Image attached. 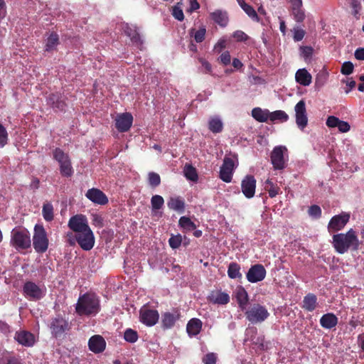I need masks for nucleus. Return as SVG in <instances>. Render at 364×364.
Wrapping results in <instances>:
<instances>
[{
  "label": "nucleus",
  "instance_id": "f257e3e1",
  "mask_svg": "<svg viewBox=\"0 0 364 364\" xmlns=\"http://www.w3.org/2000/svg\"><path fill=\"white\" fill-rule=\"evenodd\" d=\"M101 310L100 300L95 293L80 295L75 304V313L80 316L92 317Z\"/></svg>",
  "mask_w": 364,
  "mask_h": 364
},
{
  "label": "nucleus",
  "instance_id": "f03ea898",
  "mask_svg": "<svg viewBox=\"0 0 364 364\" xmlns=\"http://www.w3.org/2000/svg\"><path fill=\"white\" fill-rule=\"evenodd\" d=\"M332 244L339 254H344L349 249L357 250L360 246L358 236L353 229H350L346 233L333 235Z\"/></svg>",
  "mask_w": 364,
  "mask_h": 364
},
{
  "label": "nucleus",
  "instance_id": "7ed1b4c3",
  "mask_svg": "<svg viewBox=\"0 0 364 364\" xmlns=\"http://www.w3.org/2000/svg\"><path fill=\"white\" fill-rule=\"evenodd\" d=\"M10 242L16 250H27L31 245L30 232L26 228H14L11 232Z\"/></svg>",
  "mask_w": 364,
  "mask_h": 364
},
{
  "label": "nucleus",
  "instance_id": "20e7f679",
  "mask_svg": "<svg viewBox=\"0 0 364 364\" xmlns=\"http://www.w3.org/2000/svg\"><path fill=\"white\" fill-rule=\"evenodd\" d=\"M53 159L56 160L60 166V173L63 177H71L74 173L70 156L61 149L55 148L53 152Z\"/></svg>",
  "mask_w": 364,
  "mask_h": 364
},
{
  "label": "nucleus",
  "instance_id": "39448f33",
  "mask_svg": "<svg viewBox=\"0 0 364 364\" xmlns=\"http://www.w3.org/2000/svg\"><path fill=\"white\" fill-rule=\"evenodd\" d=\"M49 240L42 225H36L33 236V246L37 253H44L48 248Z\"/></svg>",
  "mask_w": 364,
  "mask_h": 364
},
{
  "label": "nucleus",
  "instance_id": "423d86ee",
  "mask_svg": "<svg viewBox=\"0 0 364 364\" xmlns=\"http://www.w3.org/2000/svg\"><path fill=\"white\" fill-rule=\"evenodd\" d=\"M246 318L252 323H262L269 316L267 308L259 304H254L245 313Z\"/></svg>",
  "mask_w": 364,
  "mask_h": 364
},
{
  "label": "nucleus",
  "instance_id": "0eeeda50",
  "mask_svg": "<svg viewBox=\"0 0 364 364\" xmlns=\"http://www.w3.org/2000/svg\"><path fill=\"white\" fill-rule=\"evenodd\" d=\"M49 328L52 336L57 338L61 337L69 329V323L61 315H58L50 318Z\"/></svg>",
  "mask_w": 364,
  "mask_h": 364
},
{
  "label": "nucleus",
  "instance_id": "6e6552de",
  "mask_svg": "<svg viewBox=\"0 0 364 364\" xmlns=\"http://www.w3.org/2000/svg\"><path fill=\"white\" fill-rule=\"evenodd\" d=\"M287 151V149L284 146H277L273 149L270 158L274 169L282 170L285 168L284 153Z\"/></svg>",
  "mask_w": 364,
  "mask_h": 364
},
{
  "label": "nucleus",
  "instance_id": "1a4fd4ad",
  "mask_svg": "<svg viewBox=\"0 0 364 364\" xmlns=\"http://www.w3.org/2000/svg\"><path fill=\"white\" fill-rule=\"evenodd\" d=\"M95 236L91 228L77 233V242L85 251L92 249L95 245Z\"/></svg>",
  "mask_w": 364,
  "mask_h": 364
},
{
  "label": "nucleus",
  "instance_id": "9d476101",
  "mask_svg": "<svg viewBox=\"0 0 364 364\" xmlns=\"http://www.w3.org/2000/svg\"><path fill=\"white\" fill-rule=\"evenodd\" d=\"M24 296L31 301H38L44 296L43 291L36 283L28 281L23 287Z\"/></svg>",
  "mask_w": 364,
  "mask_h": 364
},
{
  "label": "nucleus",
  "instance_id": "9b49d317",
  "mask_svg": "<svg viewBox=\"0 0 364 364\" xmlns=\"http://www.w3.org/2000/svg\"><path fill=\"white\" fill-rule=\"evenodd\" d=\"M68 226L75 233L83 232L90 228L88 225L87 218L82 214L72 216L68 221Z\"/></svg>",
  "mask_w": 364,
  "mask_h": 364
},
{
  "label": "nucleus",
  "instance_id": "f8f14e48",
  "mask_svg": "<svg viewBox=\"0 0 364 364\" xmlns=\"http://www.w3.org/2000/svg\"><path fill=\"white\" fill-rule=\"evenodd\" d=\"M235 168L234 160L231 157L225 156L220 167V178L225 183L231 182Z\"/></svg>",
  "mask_w": 364,
  "mask_h": 364
},
{
  "label": "nucleus",
  "instance_id": "ddd939ff",
  "mask_svg": "<svg viewBox=\"0 0 364 364\" xmlns=\"http://www.w3.org/2000/svg\"><path fill=\"white\" fill-rule=\"evenodd\" d=\"M350 219V214L343 212L339 215L333 216L329 221L328 230L329 232H335L342 230L348 223Z\"/></svg>",
  "mask_w": 364,
  "mask_h": 364
},
{
  "label": "nucleus",
  "instance_id": "4468645a",
  "mask_svg": "<svg viewBox=\"0 0 364 364\" xmlns=\"http://www.w3.org/2000/svg\"><path fill=\"white\" fill-rule=\"evenodd\" d=\"M46 102L55 112H64L67 107L65 97L60 92L49 94Z\"/></svg>",
  "mask_w": 364,
  "mask_h": 364
},
{
  "label": "nucleus",
  "instance_id": "2eb2a0df",
  "mask_svg": "<svg viewBox=\"0 0 364 364\" xmlns=\"http://www.w3.org/2000/svg\"><path fill=\"white\" fill-rule=\"evenodd\" d=\"M140 321L147 326H154L159 321V314L157 310L143 307L139 311Z\"/></svg>",
  "mask_w": 364,
  "mask_h": 364
},
{
  "label": "nucleus",
  "instance_id": "dca6fc26",
  "mask_svg": "<svg viewBox=\"0 0 364 364\" xmlns=\"http://www.w3.org/2000/svg\"><path fill=\"white\" fill-rule=\"evenodd\" d=\"M296 123L299 129L303 130L308 124V117L306 114V103L304 100H300L295 105Z\"/></svg>",
  "mask_w": 364,
  "mask_h": 364
},
{
  "label": "nucleus",
  "instance_id": "f3484780",
  "mask_svg": "<svg viewBox=\"0 0 364 364\" xmlns=\"http://www.w3.org/2000/svg\"><path fill=\"white\" fill-rule=\"evenodd\" d=\"M266 269L262 264L252 265L247 272V279L251 283L262 281L266 277Z\"/></svg>",
  "mask_w": 364,
  "mask_h": 364
},
{
  "label": "nucleus",
  "instance_id": "a211bd4d",
  "mask_svg": "<svg viewBox=\"0 0 364 364\" xmlns=\"http://www.w3.org/2000/svg\"><path fill=\"white\" fill-rule=\"evenodd\" d=\"M133 123V117L129 112L118 114L115 118V127L119 132H127Z\"/></svg>",
  "mask_w": 364,
  "mask_h": 364
},
{
  "label": "nucleus",
  "instance_id": "6ab92c4d",
  "mask_svg": "<svg viewBox=\"0 0 364 364\" xmlns=\"http://www.w3.org/2000/svg\"><path fill=\"white\" fill-rule=\"evenodd\" d=\"M256 179L252 175H247L242 180L241 190L247 198H252L255 194Z\"/></svg>",
  "mask_w": 364,
  "mask_h": 364
},
{
  "label": "nucleus",
  "instance_id": "aec40b11",
  "mask_svg": "<svg viewBox=\"0 0 364 364\" xmlns=\"http://www.w3.org/2000/svg\"><path fill=\"white\" fill-rule=\"evenodd\" d=\"M14 339L20 345L25 347H32L36 343L35 336L32 333L24 330L16 331Z\"/></svg>",
  "mask_w": 364,
  "mask_h": 364
},
{
  "label": "nucleus",
  "instance_id": "412c9836",
  "mask_svg": "<svg viewBox=\"0 0 364 364\" xmlns=\"http://www.w3.org/2000/svg\"><path fill=\"white\" fill-rule=\"evenodd\" d=\"M85 196L92 203L101 205L108 203L107 196L101 190L95 188L89 189L85 193Z\"/></svg>",
  "mask_w": 364,
  "mask_h": 364
},
{
  "label": "nucleus",
  "instance_id": "4be33fe9",
  "mask_svg": "<svg viewBox=\"0 0 364 364\" xmlns=\"http://www.w3.org/2000/svg\"><path fill=\"white\" fill-rule=\"evenodd\" d=\"M89 349L95 353H100L105 350L106 348V341L100 335L92 336L88 341Z\"/></svg>",
  "mask_w": 364,
  "mask_h": 364
},
{
  "label": "nucleus",
  "instance_id": "5701e85b",
  "mask_svg": "<svg viewBox=\"0 0 364 364\" xmlns=\"http://www.w3.org/2000/svg\"><path fill=\"white\" fill-rule=\"evenodd\" d=\"M174 313L165 312L161 316V326L164 329H168L173 327L175 323L180 317V314L177 309H174Z\"/></svg>",
  "mask_w": 364,
  "mask_h": 364
},
{
  "label": "nucleus",
  "instance_id": "b1692460",
  "mask_svg": "<svg viewBox=\"0 0 364 364\" xmlns=\"http://www.w3.org/2000/svg\"><path fill=\"white\" fill-rule=\"evenodd\" d=\"M208 300L215 304L225 305L229 303L230 296L228 294L220 290L212 291L208 296Z\"/></svg>",
  "mask_w": 364,
  "mask_h": 364
},
{
  "label": "nucleus",
  "instance_id": "393cba45",
  "mask_svg": "<svg viewBox=\"0 0 364 364\" xmlns=\"http://www.w3.org/2000/svg\"><path fill=\"white\" fill-rule=\"evenodd\" d=\"M338 318L333 313H327L323 314L320 318L321 326L326 329H331L336 326Z\"/></svg>",
  "mask_w": 364,
  "mask_h": 364
},
{
  "label": "nucleus",
  "instance_id": "a878e982",
  "mask_svg": "<svg viewBox=\"0 0 364 364\" xmlns=\"http://www.w3.org/2000/svg\"><path fill=\"white\" fill-rule=\"evenodd\" d=\"M59 43L58 34L55 32H51L46 40L45 51L50 53L56 50Z\"/></svg>",
  "mask_w": 364,
  "mask_h": 364
},
{
  "label": "nucleus",
  "instance_id": "bb28decb",
  "mask_svg": "<svg viewBox=\"0 0 364 364\" xmlns=\"http://www.w3.org/2000/svg\"><path fill=\"white\" fill-rule=\"evenodd\" d=\"M202 321L199 318H191L187 323L186 331L190 336H195L200 333L202 328Z\"/></svg>",
  "mask_w": 364,
  "mask_h": 364
},
{
  "label": "nucleus",
  "instance_id": "cd10ccee",
  "mask_svg": "<svg viewBox=\"0 0 364 364\" xmlns=\"http://www.w3.org/2000/svg\"><path fill=\"white\" fill-rule=\"evenodd\" d=\"M296 81L303 86H308L311 82V75L305 69H299L296 71L295 75Z\"/></svg>",
  "mask_w": 364,
  "mask_h": 364
},
{
  "label": "nucleus",
  "instance_id": "c85d7f7f",
  "mask_svg": "<svg viewBox=\"0 0 364 364\" xmlns=\"http://www.w3.org/2000/svg\"><path fill=\"white\" fill-rule=\"evenodd\" d=\"M317 306V297L312 293L307 294L303 300L302 308L308 311H313Z\"/></svg>",
  "mask_w": 364,
  "mask_h": 364
},
{
  "label": "nucleus",
  "instance_id": "c756f323",
  "mask_svg": "<svg viewBox=\"0 0 364 364\" xmlns=\"http://www.w3.org/2000/svg\"><path fill=\"white\" fill-rule=\"evenodd\" d=\"M235 296L239 307L244 311L246 309L249 301L247 292L243 287H240L236 291Z\"/></svg>",
  "mask_w": 364,
  "mask_h": 364
},
{
  "label": "nucleus",
  "instance_id": "7c9ffc66",
  "mask_svg": "<svg viewBox=\"0 0 364 364\" xmlns=\"http://www.w3.org/2000/svg\"><path fill=\"white\" fill-rule=\"evenodd\" d=\"M269 111L262 109L260 107H255L252 110V117L259 122H266L269 117Z\"/></svg>",
  "mask_w": 364,
  "mask_h": 364
},
{
  "label": "nucleus",
  "instance_id": "2f4dec72",
  "mask_svg": "<svg viewBox=\"0 0 364 364\" xmlns=\"http://www.w3.org/2000/svg\"><path fill=\"white\" fill-rule=\"evenodd\" d=\"M178 225L183 230V232H188L195 230L196 225L191 220L189 217L182 216L178 220Z\"/></svg>",
  "mask_w": 364,
  "mask_h": 364
},
{
  "label": "nucleus",
  "instance_id": "473e14b6",
  "mask_svg": "<svg viewBox=\"0 0 364 364\" xmlns=\"http://www.w3.org/2000/svg\"><path fill=\"white\" fill-rule=\"evenodd\" d=\"M168 207L173 210L183 213L185 209L184 200L180 197H172L168 201Z\"/></svg>",
  "mask_w": 364,
  "mask_h": 364
},
{
  "label": "nucleus",
  "instance_id": "72a5a7b5",
  "mask_svg": "<svg viewBox=\"0 0 364 364\" xmlns=\"http://www.w3.org/2000/svg\"><path fill=\"white\" fill-rule=\"evenodd\" d=\"M212 19L222 27H225L228 23V16L226 12L215 11L211 14Z\"/></svg>",
  "mask_w": 364,
  "mask_h": 364
},
{
  "label": "nucleus",
  "instance_id": "f704fd0d",
  "mask_svg": "<svg viewBox=\"0 0 364 364\" xmlns=\"http://www.w3.org/2000/svg\"><path fill=\"white\" fill-rule=\"evenodd\" d=\"M243 11L254 21H259V16L254 8L247 4L245 0H237Z\"/></svg>",
  "mask_w": 364,
  "mask_h": 364
},
{
  "label": "nucleus",
  "instance_id": "c9c22d12",
  "mask_svg": "<svg viewBox=\"0 0 364 364\" xmlns=\"http://www.w3.org/2000/svg\"><path fill=\"white\" fill-rule=\"evenodd\" d=\"M291 14L294 17V19L297 23H301L304 21L306 14L305 11L302 6H297L290 8Z\"/></svg>",
  "mask_w": 364,
  "mask_h": 364
},
{
  "label": "nucleus",
  "instance_id": "e433bc0d",
  "mask_svg": "<svg viewBox=\"0 0 364 364\" xmlns=\"http://www.w3.org/2000/svg\"><path fill=\"white\" fill-rule=\"evenodd\" d=\"M183 172L184 176L187 179L194 182L198 181V176L196 168L191 164H186L184 166Z\"/></svg>",
  "mask_w": 364,
  "mask_h": 364
},
{
  "label": "nucleus",
  "instance_id": "4c0bfd02",
  "mask_svg": "<svg viewBox=\"0 0 364 364\" xmlns=\"http://www.w3.org/2000/svg\"><path fill=\"white\" fill-rule=\"evenodd\" d=\"M42 215L44 220L50 222L54 218L53 206L50 203H45L42 208Z\"/></svg>",
  "mask_w": 364,
  "mask_h": 364
},
{
  "label": "nucleus",
  "instance_id": "58836bf2",
  "mask_svg": "<svg viewBox=\"0 0 364 364\" xmlns=\"http://www.w3.org/2000/svg\"><path fill=\"white\" fill-rule=\"evenodd\" d=\"M269 119L271 122L279 121L280 122H287L289 119V115L282 110H277L272 112H269Z\"/></svg>",
  "mask_w": 364,
  "mask_h": 364
},
{
  "label": "nucleus",
  "instance_id": "ea45409f",
  "mask_svg": "<svg viewBox=\"0 0 364 364\" xmlns=\"http://www.w3.org/2000/svg\"><path fill=\"white\" fill-rule=\"evenodd\" d=\"M228 275L231 279L241 278L240 266L236 262H231L228 269Z\"/></svg>",
  "mask_w": 364,
  "mask_h": 364
},
{
  "label": "nucleus",
  "instance_id": "a19ab883",
  "mask_svg": "<svg viewBox=\"0 0 364 364\" xmlns=\"http://www.w3.org/2000/svg\"><path fill=\"white\" fill-rule=\"evenodd\" d=\"M223 123L218 117H214L210 119L208 122V128L213 133H220L223 130Z\"/></svg>",
  "mask_w": 364,
  "mask_h": 364
},
{
  "label": "nucleus",
  "instance_id": "79ce46f5",
  "mask_svg": "<svg viewBox=\"0 0 364 364\" xmlns=\"http://www.w3.org/2000/svg\"><path fill=\"white\" fill-rule=\"evenodd\" d=\"M264 188L267 191L269 196L274 198L279 194L280 188L277 184H274L271 180L267 179L265 182Z\"/></svg>",
  "mask_w": 364,
  "mask_h": 364
},
{
  "label": "nucleus",
  "instance_id": "37998d69",
  "mask_svg": "<svg viewBox=\"0 0 364 364\" xmlns=\"http://www.w3.org/2000/svg\"><path fill=\"white\" fill-rule=\"evenodd\" d=\"M151 204L152 211H156L161 209L163 207L164 204V200L162 196L159 195H154L151 197Z\"/></svg>",
  "mask_w": 364,
  "mask_h": 364
},
{
  "label": "nucleus",
  "instance_id": "c03bdc74",
  "mask_svg": "<svg viewBox=\"0 0 364 364\" xmlns=\"http://www.w3.org/2000/svg\"><path fill=\"white\" fill-rule=\"evenodd\" d=\"M138 333L132 328H127L124 333V338L126 341L134 343L138 340Z\"/></svg>",
  "mask_w": 364,
  "mask_h": 364
},
{
  "label": "nucleus",
  "instance_id": "a18cd8bd",
  "mask_svg": "<svg viewBox=\"0 0 364 364\" xmlns=\"http://www.w3.org/2000/svg\"><path fill=\"white\" fill-rule=\"evenodd\" d=\"M182 242V236L180 234L176 235H172L168 239V244L172 249L178 248Z\"/></svg>",
  "mask_w": 364,
  "mask_h": 364
},
{
  "label": "nucleus",
  "instance_id": "49530a36",
  "mask_svg": "<svg viewBox=\"0 0 364 364\" xmlns=\"http://www.w3.org/2000/svg\"><path fill=\"white\" fill-rule=\"evenodd\" d=\"M149 183L152 188L159 186L161 183L160 176L155 172H150L149 173Z\"/></svg>",
  "mask_w": 364,
  "mask_h": 364
},
{
  "label": "nucleus",
  "instance_id": "de8ad7c7",
  "mask_svg": "<svg viewBox=\"0 0 364 364\" xmlns=\"http://www.w3.org/2000/svg\"><path fill=\"white\" fill-rule=\"evenodd\" d=\"M308 213L310 216L319 218L321 216V209L317 205H312L309 208Z\"/></svg>",
  "mask_w": 364,
  "mask_h": 364
},
{
  "label": "nucleus",
  "instance_id": "09e8293b",
  "mask_svg": "<svg viewBox=\"0 0 364 364\" xmlns=\"http://www.w3.org/2000/svg\"><path fill=\"white\" fill-rule=\"evenodd\" d=\"M232 37L237 42H245L249 39V36L242 31L237 30L232 34Z\"/></svg>",
  "mask_w": 364,
  "mask_h": 364
},
{
  "label": "nucleus",
  "instance_id": "8fccbe9b",
  "mask_svg": "<svg viewBox=\"0 0 364 364\" xmlns=\"http://www.w3.org/2000/svg\"><path fill=\"white\" fill-rule=\"evenodd\" d=\"M8 141V133L5 127L0 123V147H4Z\"/></svg>",
  "mask_w": 364,
  "mask_h": 364
},
{
  "label": "nucleus",
  "instance_id": "3c124183",
  "mask_svg": "<svg viewBox=\"0 0 364 364\" xmlns=\"http://www.w3.org/2000/svg\"><path fill=\"white\" fill-rule=\"evenodd\" d=\"M353 64L350 61H347L342 65L341 71L342 74L348 75L353 73Z\"/></svg>",
  "mask_w": 364,
  "mask_h": 364
},
{
  "label": "nucleus",
  "instance_id": "603ef678",
  "mask_svg": "<svg viewBox=\"0 0 364 364\" xmlns=\"http://www.w3.org/2000/svg\"><path fill=\"white\" fill-rule=\"evenodd\" d=\"M293 33H294L293 38H294V41H296V42L301 41L304 38L305 33H306L304 30L299 28L298 27L294 28Z\"/></svg>",
  "mask_w": 364,
  "mask_h": 364
},
{
  "label": "nucleus",
  "instance_id": "864d4df0",
  "mask_svg": "<svg viewBox=\"0 0 364 364\" xmlns=\"http://www.w3.org/2000/svg\"><path fill=\"white\" fill-rule=\"evenodd\" d=\"M206 33V29L204 27L200 28L194 34V39L197 43H201L204 41Z\"/></svg>",
  "mask_w": 364,
  "mask_h": 364
},
{
  "label": "nucleus",
  "instance_id": "5fc2aeb1",
  "mask_svg": "<svg viewBox=\"0 0 364 364\" xmlns=\"http://www.w3.org/2000/svg\"><path fill=\"white\" fill-rule=\"evenodd\" d=\"M217 356L214 353H209L206 354L203 358V362L204 364H216Z\"/></svg>",
  "mask_w": 364,
  "mask_h": 364
},
{
  "label": "nucleus",
  "instance_id": "6e6d98bb",
  "mask_svg": "<svg viewBox=\"0 0 364 364\" xmlns=\"http://www.w3.org/2000/svg\"><path fill=\"white\" fill-rule=\"evenodd\" d=\"M301 55L305 60L310 58L313 54L314 49L311 46H301L300 48Z\"/></svg>",
  "mask_w": 364,
  "mask_h": 364
},
{
  "label": "nucleus",
  "instance_id": "4d7b16f0",
  "mask_svg": "<svg viewBox=\"0 0 364 364\" xmlns=\"http://www.w3.org/2000/svg\"><path fill=\"white\" fill-rule=\"evenodd\" d=\"M132 43L139 49H141L143 46V40L139 32H136L132 37L130 38Z\"/></svg>",
  "mask_w": 364,
  "mask_h": 364
},
{
  "label": "nucleus",
  "instance_id": "13d9d810",
  "mask_svg": "<svg viewBox=\"0 0 364 364\" xmlns=\"http://www.w3.org/2000/svg\"><path fill=\"white\" fill-rule=\"evenodd\" d=\"M340 119L335 116H329L326 120V126L330 128L337 127Z\"/></svg>",
  "mask_w": 364,
  "mask_h": 364
},
{
  "label": "nucleus",
  "instance_id": "bf43d9fd",
  "mask_svg": "<svg viewBox=\"0 0 364 364\" xmlns=\"http://www.w3.org/2000/svg\"><path fill=\"white\" fill-rule=\"evenodd\" d=\"M172 15L178 21H183L184 18V15L182 9L178 6H174L173 8Z\"/></svg>",
  "mask_w": 364,
  "mask_h": 364
},
{
  "label": "nucleus",
  "instance_id": "052dcab7",
  "mask_svg": "<svg viewBox=\"0 0 364 364\" xmlns=\"http://www.w3.org/2000/svg\"><path fill=\"white\" fill-rule=\"evenodd\" d=\"M220 60L221 63H223L225 65H229L231 61V56L230 55V53L228 51L223 53L220 56Z\"/></svg>",
  "mask_w": 364,
  "mask_h": 364
},
{
  "label": "nucleus",
  "instance_id": "680f3d73",
  "mask_svg": "<svg viewBox=\"0 0 364 364\" xmlns=\"http://www.w3.org/2000/svg\"><path fill=\"white\" fill-rule=\"evenodd\" d=\"M337 127L338 128V130L342 133L348 132L350 129V126L348 122L342 120H340Z\"/></svg>",
  "mask_w": 364,
  "mask_h": 364
},
{
  "label": "nucleus",
  "instance_id": "e2e57ef3",
  "mask_svg": "<svg viewBox=\"0 0 364 364\" xmlns=\"http://www.w3.org/2000/svg\"><path fill=\"white\" fill-rule=\"evenodd\" d=\"M67 241L68 244L71 246H73L77 242V233L73 234V232H70L67 233Z\"/></svg>",
  "mask_w": 364,
  "mask_h": 364
},
{
  "label": "nucleus",
  "instance_id": "0e129e2a",
  "mask_svg": "<svg viewBox=\"0 0 364 364\" xmlns=\"http://www.w3.org/2000/svg\"><path fill=\"white\" fill-rule=\"evenodd\" d=\"M226 46L225 40H220L214 46L213 50L215 53H220Z\"/></svg>",
  "mask_w": 364,
  "mask_h": 364
},
{
  "label": "nucleus",
  "instance_id": "69168bd1",
  "mask_svg": "<svg viewBox=\"0 0 364 364\" xmlns=\"http://www.w3.org/2000/svg\"><path fill=\"white\" fill-rule=\"evenodd\" d=\"M136 32H138V31L134 26H129L127 25V26L124 28V33L129 38L132 37L135 33H136Z\"/></svg>",
  "mask_w": 364,
  "mask_h": 364
},
{
  "label": "nucleus",
  "instance_id": "338daca9",
  "mask_svg": "<svg viewBox=\"0 0 364 364\" xmlns=\"http://www.w3.org/2000/svg\"><path fill=\"white\" fill-rule=\"evenodd\" d=\"M355 58L359 60H364V48H359L355 51Z\"/></svg>",
  "mask_w": 364,
  "mask_h": 364
},
{
  "label": "nucleus",
  "instance_id": "774afa93",
  "mask_svg": "<svg viewBox=\"0 0 364 364\" xmlns=\"http://www.w3.org/2000/svg\"><path fill=\"white\" fill-rule=\"evenodd\" d=\"M4 364H23L21 361L16 357L12 356L6 359Z\"/></svg>",
  "mask_w": 364,
  "mask_h": 364
}]
</instances>
